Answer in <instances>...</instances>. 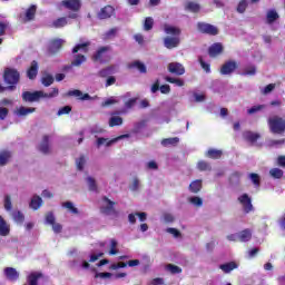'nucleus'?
<instances>
[{"mask_svg":"<svg viewBox=\"0 0 285 285\" xmlns=\"http://www.w3.org/2000/svg\"><path fill=\"white\" fill-rule=\"evenodd\" d=\"M238 68L237 61L228 60L220 67V75H233Z\"/></svg>","mask_w":285,"mask_h":285,"instance_id":"nucleus-10","label":"nucleus"},{"mask_svg":"<svg viewBox=\"0 0 285 285\" xmlns=\"http://www.w3.org/2000/svg\"><path fill=\"white\" fill-rule=\"evenodd\" d=\"M238 203L243 206V210L246 215L253 213L255 208L253 207V199L248 194H243L238 197Z\"/></svg>","mask_w":285,"mask_h":285,"instance_id":"nucleus-8","label":"nucleus"},{"mask_svg":"<svg viewBox=\"0 0 285 285\" xmlns=\"http://www.w3.org/2000/svg\"><path fill=\"white\" fill-rule=\"evenodd\" d=\"M4 209L8 212L12 210V198H10V195L4 196Z\"/></svg>","mask_w":285,"mask_h":285,"instance_id":"nucleus-56","label":"nucleus"},{"mask_svg":"<svg viewBox=\"0 0 285 285\" xmlns=\"http://www.w3.org/2000/svg\"><path fill=\"white\" fill-rule=\"evenodd\" d=\"M164 30L166 35H171V37H179V35H181V29L173 27L170 24H165Z\"/></svg>","mask_w":285,"mask_h":285,"instance_id":"nucleus-27","label":"nucleus"},{"mask_svg":"<svg viewBox=\"0 0 285 285\" xmlns=\"http://www.w3.org/2000/svg\"><path fill=\"white\" fill-rule=\"evenodd\" d=\"M166 271H169L171 275H179L181 273V267L173 264H167Z\"/></svg>","mask_w":285,"mask_h":285,"instance_id":"nucleus-47","label":"nucleus"},{"mask_svg":"<svg viewBox=\"0 0 285 285\" xmlns=\"http://www.w3.org/2000/svg\"><path fill=\"white\" fill-rule=\"evenodd\" d=\"M222 155H224V151L213 148L208 149L206 153V157H208V159H222Z\"/></svg>","mask_w":285,"mask_h":285,"instance_id":"nucleus-31","label":"nucleus"},{"mask_svg":"<svg viewBox=\"0 0 285 285\" xmlns=\"http://www.w3.org/2000/svg\"><path fill=\"white\" fill-rule=\"evenodd\" d=\"M237 263L235 262H229V263H225L219 265L220 271H223V273H230L233 271H235V268H237Z\"/></svg>","mask_w":285,"mask_h":285,"instance_id":"nucleus-32","label":"nucleus"},{"mask_svg":"<svg viewBox=\"0 0 285 285\" xmlns=\"http://www.w3.org/2000/svg\"><path fill=\"white\" fill-rule=\"evenodd\" d=\"M53 97H59V88L57 87H53L49 94H46L43 90L22 92V101L24 104H35L41 101V99H53Z\"/></svg>","mask_w":285,"mask_h":285,"instance_id":"nucleus-1","label":"nucleus"},{"mask_svg":"<svg viewBox=\"0 0 285 285\" xmlns=\"http://www.w3.org/2000/svg\"><path fill=\"white\" fill-rule=\"evenodd\" d=\"M68 26V18L61 17L52 21V28H66Z\"/></svg>","mask_w":285,"mask_h":285,"instance_id":"nucleus-37","label":"nucleus"},{"mask_svg":"<svg viewBox=\"0 0 285 285\" xmlns=\"http://www.w3.org/2000/svg\"><path fill=\"white\" fill-rule=\"evenodd\" d=\"M37 75H39V62L33 60L27 69V77L30 81H35L37 79Z\"/></svg>","mask_w":285,"mask_h":285,"instance_id":"nucleus-13","label":"nucleus"},{"mask_svg":"<svg viewBox=\"0 0 285 285\" xmlns=\"http://www.w3.org/2000/svg\"><path fill=\"white\" fill-rule=\"evenodd\" d=\"M266 108V105H256L253 106L247 110L248 115H255V112H259L261 110H264Z\"/></svg>","mask_w":285,"mask_h":285,"instance_id":"nucleus-51","label":"nucleus"},{"mask_svg":"<svg viewBox=\"0 0 285 285\" xmlns=\"http://www.w3.org/2000/svg\"><path fill=\"white\" fill-rule=\"evenodd\" d=\"M67 95L68 97H78V99H80L81 101H88L91 99L88 94H83L79 89L69 90Z\"/></svg>","mask_w":285,"mask_h":285,"instance_id":"nucleus-20","label":"nucleus"},{"mask_svg":"<svg viewBox=\"0 0 285 285\" xmlns=\"http://www.w3.org/2000/svg\"><path fill=\"white\" fill-rule=\"evenodd\" d=\"M90 47V42H83V43H78L73 47L72 49V53L77 55V52H79V50H81V52H88V48Z\"/></svg>","mask_w":285,"mask_h":285,"instance_id":"nucleus-38","label":"nucleus"},{"mask_svg":"<svg viewBox=\"0 0 285 285\" xmlns=\"http://www.w3.org/2000/svg\"><path fill=\"white\" fill-rule=\"evenodd\" d=\"M190 204H193L194 206H204V200L202 198H199V196H194L189 198Z\"/></svg>","mask_w":285,"mask_h":285,"instance_id":"nucleus-53","label":"nucleus"},{"mask_svg":"<svg viewBox=\"0 0 285 285\" xmlns=\"http://www.w3.org/2000/svg\"><path fill=\"white\" fill-rule=\"evenodd\" d=\"M149 285H164V278H154L151 279L150 284Z\"/></svg>","mask_w":285,"mask_h":285,"instance_id":"nucleus-64","label":"nucleus"},{"mask_svg":"<svg viewBox=\"0 0 285 285\" xmlns=\"http://www.w3.org/2000/svg\"><path fill=\"white\" fill-rule=\"evenodd\" d=\"M124 137H128V135H122V136H119L118 138H114L111 140H108L106 138H98L97 139V146L98 148L106 145L107 147L108 146H112V144H116L118 139H124Z\"/></svg>","mask_w":285,"mask_h":285,"instance_id":"nucleus-23","label":"nucleus"},{"mask_svg":"<svg viewBox=\"0 0 285 285\" xmlns=\"http://www.w3.org/2000/svg\"><path fill=\"white\" fill-rule=\"evenodd\" d=\"M43 273L41 272H31L27 276V285H39V279H42Z\"/></svg>","mask_w":285,"mask_h":285,"instance_id":"nucleus-16","label":"nucleus"},{"mask_svg":"<svg viewBox=\"0 0 285 285\" xmlns=\"http://www.w3.org/2000/svg\"><path fill=\"white\" fill-rule=\"evenodd\" d=\"M42 205H43V199L41 198V196H37V195H35L31 198V202L29 204V206H30V208H32V210H39Z\"/></svg>","mask_w":285,"mask_h":285,"instance_id":"nucleus-25","label":"nucleus"},{"mask_svg":"<svg viewBox=\"0 0 285 285\" xmlns=\"http://www.w3.org/2000/svg\"><path fill=\"white\" fill-rule=\"evenodd\" d=\"M269 175L273 177V179H282V177H284V170L279 168H272L269 170Z\"/></svg>","mask_w":285,"mask_h":285,"instance_id":"nucleus-43","label":"nucleus"},{"mask_svg":"<svg viewBox=\"0 0 285 285\" xmlns=\"http://www.w3.org/2000/svg\"><path fill=\"white\" fill-rule=\"evenodd\" d=\"M197 169L200 173H206V171H210L213 170V167L210 166V163L206 161V160H199L197 163Z\"/></svg>","mask_w":285,"mask_h":285,"instance_id":"nucleus-34","label":"nucleus"},{"mask_svg":"<svg viewBox=\"0 0 285 285\" xmlns=\"http://www.w3.org/2000/svg\"><path fill=\"white\" fill-rule=\"evenodd\" d=\"M38 150L42 153V155H49L50 154V136L45 135L42 137V140L38 147Z\"/></svg>","mask_w":285,"mask_h":285,"instance_id":"nucleus-15","label":"nucleus"},{"mask_svg":"<svg viewBox=\"0 0 285 285\" xmlns=\"http://www.w3.org/2000/svg\"><path fill=\"white\" fill-rule=\"evenodd\" d=\"M46 224H49L50 226H52V224L56 223V218H55V214L52 212H48L46 214Z\"/></svg>","mask_w":285,"mask_h":285,"instance_id":"nucleus-54","label":"nucleus"},{"mask_svg":"<svg viewBox=\"0 0 285 285\" xmlns=\"http://www.w3.org/2000/svg\"><path fill=\"white\" fill-rule=\"evenodd\" d=\"M121 124H124V118L119 116H114L109 119L110 128H115V126H121Z\"/></svg>","mask_w":285,"mask_h":285,"instance_id":"nucleus-45","label":"nucleus"},{"mask_svg":"<svg viewBox=\"0 0 285 285\" xmlns=\"http://www.w3.org/2000/svg\"><path fill=\"white\" fill-rule=\"evenodd\" d=\"M63 48V40L62 39H52L48 46L49 55H57Z\"/></svg>","mask_w":285,"mask_h":285,"instance_id":"nucleus-12","label":"nucleus"},{"mask_svg":"<svg viewBox=\"0 0 285 285\" xmlns=\"http://www.w3.org/2000/svg\"><path fill=\"white\" fill-rule=\"evenodd\" d=\"M32 112H37V108L21 106L14 111V115L18 117H28V115H32Z\"/></svg>","mask_w":285,"mask_h":285,"instance_id":"nucleus-19","label":"nucleus"},{"mask_svg":"<svg viewBox=\"0 0 285 285\" xmlns=\"http://www.w3.org/2000/svg\"><path fill=\"white\" fill-rule=\"evenodd\" d=\"M73 67L79 68L81 63H86V56L76 55L73 61L71 62Z\"/></svg>","mask_w":285,"mask_h":285,"instance_id":"nucleus-44","label":"nucleus"},{"mask_svg":"<svg viewBox=\"0 0 285 285\" xmlns=\"http://www.w3.org/2000/svg\"><path fill=\"white\" fill-rule=\"evenodd\" d=\"M197 30L202 32V35H209L210 37H217L219 35V29L210 23L198 22Z\"/></svg>","mask_w":285,"mask_h":285,"instance_id":"nucleus-7","label":"nucleus"},{"mask_svg":"<svg viewBox=\"0 0 285 285\" xmlns=\"http://www.w3.org/2000/svg\"><path fill=\"white\" fill-rule=\"evenodd\" d=\"M12 217L13 222H16L17 224H23V222L26 220V216L20 210L13 212Z\"/></svg>","mask_w":285,"mask_h":285,"instance_id":"nucleus-46","label":"nucleus"},{"mask_svg":"<svg viewBox=\"0 0 285 285\" xmlns=\"http://www.w3.org/2000/svg\"><path fill=\"white\" fill-rule=\"evenodd\" d=\"M3 81L8 86L10 92L17 90V85L21 81V73L14 68H6L3 71Z\"/></svg>","mask_w":285,"mask_h":285,"instance_id":"nucleus-2","label":"nucleus"},{"mask_svg":"<svg viewBox=\"0 0 285 285\" xmlns=\"http://www.w3.org/2000/svg\"><path fill=\"white\" fill-rule=\"evenodd\" d=\"M249 178L253 181L254 186L259 187L261 178H259V176L257 174H255V173L249 174Z\"/></svg>","mask_w":285,"mask_h":285,"instance_id":"nucleus-58","label":"nucleus"},{"mask_svg":"<svg viewBox=\"0 0 285 285\" xmlns=\"http://www.w3.org/2000/svg\"><path fill=\"white\" fill-rule=\"evenodd\" d=\"M112 48L110 46H102L91 56L92 61H99V63H108L111 57L108 55Z\"/></svg>","mask_w":285,"mask_h":285,"instance_id":"nucleus-6","label":"nucleus"},{"mask_svg":"<svg viewBox=\"0 0 285 285\" xmlns=\"http://www.w3.org/2000/svg\"><path fill=\"white\" fill-rule=\"evenodd\" d=\"M271 132L273 135H284L285 132V119L279 116L269 117L267 120Z\"/></svg>","mask_w":285,"mask_h":285,"instance_id":"nucleus-3","label":"nucleus"},{"mask_svg":"<svg viewBox=\"0 0 285 285\" xmlns=\"http://www.w3.org/2000/svg\"><path fill=\"white\" fill-rule=\"evenodd\" d=\"M203 188L202 179H196L189 184V190L194 194L197 195Z\"/></svg>","mask_w":285,"mask_h":285,"instance_id":"nucleus-30","label":"nucleus"},{"mask_svg":"<svg viewBox=\"0 0 285 285\" xmlns=\"http://www.w3.org/2000/svg\"><path fill=\"white\" fill-rule=\"evenodd\" d=\"M102 206H100V213L101 215L112 216L114 219H117L119 217V210L115 208L117 206L116 202L110 200L107 196L102 197Z\"/></svg>","mask_w":285,"mask_h":285,"instance_id":"nucleus-4","label":"nucleus"},{"mask_svg":"<svg viewBox=\"0 0 285 285\" xmlns=\"http://www.w3.org/2000/svg\"><path fill=\"white\" fill-rule=\"evenodd\" d=\"M41 83L45 86V88H49V86L55 83V77H52L50 73H46L41 78Z\"/></svg>","mask_w":285,"mask_h":285,"instance_id":"nucleus-36","label":"nucleus"},{"mask_svg":"<svg viewBox=\"0 0 285 285\" xmlns=\"http://www.w3.org/2000/svg\"><path fill=\"white\" fill-rule=\"evenodd\" d=\"M62 208H67V210H69V213H72V215H79V209L75 207V204H72V202L62 203Z\"/></svg>","mask_w":285,"mask_h":285,"instance_id":"nucleus-41","label":"nucleus"},{"mask_svg":"<svg viewBox=\"0 0 285 285\" xmlns=\"http://www.w3.org/2000/svg\"><path fill=\"white\" fill-rule=\"evenodd\" d=\"M100 257H104V253H98V254H91L89 256V262L90 264H95V262H97Z\"/></svg>","mask_w":285,"mask_h":285,"instance_id":"nucleus-61","label":"nucleus"},{"mask_svg":"<svg viewBox=\"0 0 285 285\" xmlns=\"http://www.w3.org/2000/svg\"><path fill=\"white\" fill-rule=\"evenodd\" d=\"M12 157V153L8 150L0 151V166H6L10 158Z\"/></svg>","mask_w":285,"mask_h":285,"instance_id":"nucleus-33","label":"nucleus"},{"mask_svg":"<svg viewBox=\"0 0 285 285\" xmlns=\"http://www.w3.org/2000/svg\"><path fill=\"white\" fill-rule=\"evenodd\" d=\"M185 9L186 10H189V12H194V13H197L199 12V10L202 9V7L196 3V2H193V1H188L185 6Z\"/></svg>","mask_w":285,"mask_h":285,"instance_id":"nucleus-40","label":"nucleus"},{"mask_svg":"<svg viewBox=\"0 0 285 285\" xmlns=\"http://www.w3.org/2000/svg\"><path fill=\"white\" fill-rule=\"evenodd\" d=\"M72 112V107L65 106L58 110V117H61V115H70Z\"/></svg>","mask_w":285,"mask_h":285,"instance_id":"nucleus-57","label":"nucleus"},{"mask_svg":"<svg viewBox=\"0 0 285 285\" xmlns=\"http://www.w3.org/2000/svg\"><path fill=\"white\" fill-rule=\"evenodd\" d=\"M128 68L132 70L134 68L138 69V71L141 75H146L148 72V69L146 68V65L139 60H135L134 62L128 65Z\"/></svg>","mask_w":285,"mask_h":285,"instance_id":"nucleus-22","label":"nucleus"},{"mask_svg":"<svg viewBox=\"0 0 285 285\" xmlns=\"http://www.w3.org/2000/svg\"><path fill=\"white\" fill-rule=\"evenodd\" d=\"M112 75V67H107L98 72V77L106 79V77Z\"/></svg>","mask_w":285,"mask_h":285,"instance_id":"nucleus-50","label":"nucleus"},{"mask_svg":"<svg viewBox=\"0 0 285 285\" xmlns=\"http://www.w3.org/2000/svg\"><path fill=\"white\" fill-rule=\"evenodd\" d=\"M177 144H179V137L164 138L161 140V146H164V148H168V146H177Z\"/></svg>","mask_w":285,"mask_h":285,"instance_id":"nucleus-35","label":"nucleus"},{"mask_svg":"<svg viewBox=\"0 0 285 285\" xmlns=\"http://www.w3.org/2000/svg\"><path fill=\"white\" fill-rule=\"evenodd\" d=\"M155 26V20L151 17H147L144 23V30L147 32Z\"/></svg>","mask_w":285,"mask_h":285,"instance_id":"nucleus-49","label":"nucleus"},{"mask_svg":"<svg viewBox=\"0 0 285 285\" xmlns=\"http://www.w3.org/2000/svg\"><path fill=\"white\" fill-rule=\"evenodd\" d=\"M179 43H180L179 37H166L164 39V46L168 50H173V48H177Z\"/></svg>","mask_w":285,"mask_h":285,"instance_id":"nucleus-17","label":"nucleus"},{"mask_svg":"<svg viewBox=\"0 0 285 285\" xmlns=\"http://www.w3.org/2000/svg\"><path fill=\"white\" fill-rule=\"evenodd\" d=\"M76 164H77L78 170H83V166H85V164H86V157H85V156H80V157L76 160Z\"/></svg>","mask_w":285,"mask_h":285,"instance_id":"nucleus-59","label":"nucleus"},{"mask_svg":"<svg viewBox=\"0 0 285 285\" xmlns=\"http://www.w3.org/2000/svg\"><path fill=\"white\" fill-rule=\"evenodd\" d=\"M37 16V4H31L26 13H24V17H26V21H35V17Z\"/></svg>","mask_w":285,"mask_h":285,"instance_id":"nucleus-26","label":"nucleus"},{"mask_svg":"<svg viewBox=\"0 0 285 285\" xmlns=\"http://www.w3.org/2000/svg\"><path fill=\"white\" fill-rule=\"evenodd\" d=\"M60 6L62 8H66V10H70L73 13H69L68 19H77L79 14V10H81V0H62L60 2Z\"/></svg>","mask_w":285,"mask_h":285,"instance_id":"nucleus-5","label":"nucleus"},{"mask_svg":"<svg viewBox=\"0 0 285 285\" xmlns=\"http://www.w3.org/2000/svg\"><path fill=\"white\" fill-rule=\"evenodd\" d=\"M119 29L111 28L109 31L105 33L106 39H111V37H116Z\"/></svg>","mask_w":285,"mask_h":285,"instance_id":"nucleus-60","label":"nucleus"},{"mask_svg":"<svg viewBox=\"0 0 285 285\" xmlns=\"http://www.w3.org/2000/svg\"><path fill=\"white\" fill-rule=\"evenodd\" d=\"M165 81H167L168 83H175V86H178V88H181L185 86V82L181 78H173L170 76H166Z\"/></svg>","mask_w":285,"mask_h":285,"instance_id":"nucleus-39","label":"nucleus"},{"mask_svg":"<svg viewBox=\"0 0 285 285\" xmlns=\"http://www.w3.org/2000/svg\"><path fill=\"white\" fill-rule=\"evenodd\" d=\"M243 137L245 139V141H248L249 144H255L257 141V139H259V137H262L257 132H253V131H245L243 132Z\"/></svg>","mask_w":285,"mask_h":285,"instance_id":"nucleus-24","label":"nucleus"},{"mask_svg":"<svg viewBox=\"0 0 285 285\" xmlns=\"http://www.w3.org/2000/svg\"><path fill=\"white\" fill-rule=\"evenodd\" d=\"M87 184H88V188L91 193H98L97 180H95L94 177L88 176Z\"/></svg>","mask_w":285,"mask_h":285,"instance_id":"nucleus-42","label":"nucleus"},{"mask_svg":"<svg viewBox=\"0 0 285 285\" xmlns=\"http://www.w3.org/2000/svg\"><path fill=\"white\" fill-rule=\"evenodd\" d=\"M0 235L1 237L10 235V226H8V223H6V219H3L2 216H0Z\"/></svg>","mask_w":285,"mask_h":285,"instance_id":"nucleus-29","label":"nucleus"},{"mask_svg":"<svg viewBox=\"0 0 285 285\" xmlns=\"http://www.w3.org/2000/svg\"><path fill=\"white\" fill-rule=\"evenodd\" d=\"M198 61L200 63V67L203 68V70H205V72H210V63H207L206 61H204V58L198 57Z\"/></svg>","mask_w":285,"mask_h":285,"instance_id":"nucleus-55","label":"nucleus"},{"mask_svg":"<svg viewBox=\"0 0 285 285\" xmlns=\"http://www.w3.org/2000/svg\"><path fill=\"white\" fill-rule=\"evenodd\" d=\"M3 273L9 282H17L19 279V272L13 267H6Z\"/></svg>","mask_w":285,"mask_h":285,"instance_id":"nucleus-18","label":"nucleus"},{"mask_svg":"<svg viewBox=\"0 0 285 285\" xmlns=\"http://www.w3.org/2000/svg\"><path fill=\"white\" fill-rule=\"evenodd\" d=\"M277 19H279V13H277V11L275 9H271L267 11L266 21L269 26L275 23V21H277Z\"/></svg>","mask_w":285,"mask_h":285,"instance_id":"nucleus-28","label":"nucleus"},{"mask_svg":"<svg viewBox=\"0 0 285 285\" xmlns=\"http://www.w3.org/2000/svg\"><path fill=\"white\" fill-rule=\"evenodd\" d=\"M253 239V230L249 228L243 229L238 233V242L246 243Z\"/></svg>","mask_w":285,"mask_h":285,"instance_id":"nucleus-21","label":"nucleus"},{"mask_svg":"<svg viewBox=\"0 0 285 285\" xmlns=\"http://www.w3.org/2000/svg\"><path fill=\"white\" fill-rule=\"evenodd\" d=\"M117 253H119L117 250V240L111 239V248L109 250V255H117Z\"/></svg>","mask_w":285,"mask_h":285,"instance_id":"nucleus-63","label":"nucleus"},{"mask_svg":"<svg viewBox=\"0 0 285 285\" xmlns=\"http://www.w3.org/2000/svg\"><path fill=\"white\" fill-rule=\"evenodd\" d=\"M222 52H224V46L222 45V42L213 43L208 48V55L212 58L219 57V55H222Z\"/></svg>","mask_w":285,"mask_h":285,"instance_id":"nucleus-14","label":"nucleus"},{"mask_svg":"<svg viewBox=\"0 0 285 285\" xmlns=\"http://www.w3.org/2000/svg\"><path fill=\"white\" fill-rule=\"evenodd\" d=\"M257 73V68L255 66H250L244 69L243 77H253Z\"/></svg>","mask_w":285,"mask_h":285,"instance_id":"nucleus-48","label":"nucleus"},{"mask_svg":"<svg viewBox=\"0 0 285 285\" xmlns=\"http://www.w3.org/2000/svg\"><path fill=\"white\" fill-rule=\"evenodd\" d=\"M9 112H10V110H8V108L0 107V119H1V121H3L8 117Z\"/></svg>","mask_w":285,"mask_h":285,"instance_id":"nucleus-62","label":"nucleus"},{"mask_svg":"<svg viewBox=\"0 0 285 285\" xmlns=\"http://www.w3.org/2000/svg\"><path fill=\"white\" fill-rule=\"evenodd\" d=\"M116 11H115V7L107 4L105 7H102L99 12L97 13V17L104 21L106 19H111V17H115Z\"/></svg>","mask_w":285,"mask_h":285,"instance_id":"nucleus-9","label":"nucleus"},{"mask_svg":"<svg viewBox=\"0 0 285 285\" xmlns=\"http://www.w3.org/2000/svg\"><path fill=\"white\" fill-rule=\"evenodd\" d=\"M246 8H248V2L246 0H242L237 6V12L244 14V12H246Z\"/></svg>","mask_w":285,"mask_h":285,"instance_id":"nucleus-52","label":"nucleus"},{"mask_svg":"<svg viewBox=\"0 0 285 285\" xmlns=\"http://www.w3.org/2000/svg\"><path fill=\"white\" fill-rule=\"evenodd\" d=\"M168 72L171 75H177L178 77H181V75L186 73V68H184V65L179 62H170L167 67Z\"/></svg>","mask_w":285,"mask_h":285,"instance_id":"nucleus-11","label":"nucleus"}]
</instances>
